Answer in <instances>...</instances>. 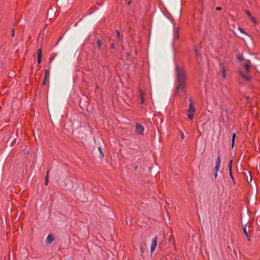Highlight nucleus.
<instances>
[{"instance_id": "f257e3e1", "label": "nucleus", "mask_w": 260, "mask_h": 260, "mask_svg": "<svg viewBox=\"0 0 260 260\" xmlns=\"http://www.w3.org/2000/svg\"><path fill=\"white\" fill-rule=\"evenodd\" d=\"M175 72L177 82L176 93H177L179 90L184 91L186 87V76L183 69L178 66L176 67Z\"/></svg>"}, {"instance_id": "f03ea898", "label": "nucleus", "mask_w": 260, "mask_h": 260, "mask_svg": "<svg viewBox=\"0 0 260 260\" xmlns=\"http://www.w3.org/2000/svg\"><path fill=\"white\" fill-rule=\"evenodd\" d=\"M144 131V127L142 125L138 123L136 124V131L137 134L143 135Z\"/></svg>"}, {"instance_id": "7ed1b4c3", "label": "nucleus", "mask_w": 260, "mask_h": 260, "mask_svg": "<svg viewBox=\"0 0 260 260\" xmlns=\"http://www.w3.org/2000/svg\"><path fill=\"white\" fill-rule=\"evenodd\" d=\"M157 237H155L152 240V243L151 245L150 249H151V253H153L154 252V251L155 250L156 247L157 246Z\"/></svg>"}, {"instance_id": "20e7f679", "label": "nucleus", "mask_w": 260, "mask_h": 260, "mask_svg": "<svg viewBox=\"0 0 260 260\" xmlns=\"http://www.w3.org/2000/svg\"><path fill=\"white\" fill-rule=\"evenodd\" d=\"M220 72L221 74V76L223 78H226V73H225V68L224 66L223 63H220Z\"/></svg>"}, {"instance_id": "39448f33", "label": "nucleus", "mask_w": 260, "mask_h": 260, "mask_svg": "<svg viewBox=\"0 0 260 260\" xmlns=\"http://www.w3.org/2000/svg\"><path fill=\"white\" fill-rule=\"evenodd\" d=\"M189 102H190L189 103V108L188 110V112L189 113H192V114H193L194 111H195V108L193 107V103H192V100L191 99L189 100Z\"/></svg>"}, {"instance_id": "423d86ee", "label": "nucleus", "mask_w": 260, "mask_h": 260, "mask_svg": "<svg viewBox=\"0 0 260 260\" xmlns=\"http://www.w3.org/2000/svg\"><path fill=\"white\" fill-rule=\"evenodd\" d=\"M242 228L245 236L247 238L248 240L250 241V238L249 235L248 234V232L247 231L246 224H243Z\"/></svg>"}, {"instance_id": "0eeeda50", "label": "nucleus", "mask_w": 260, "mask_h": 260, "mask_svg": "<svg viewBox=\"0 0 260 260\" xmlns=\"http://www.w3.org/2000/svg\"><path fill=\"white\" fill-rule=\"evenodd\" d=\"M54 239V237L52 235L49 234L46 238V242L47 244H51L53 241Z\"/></svg>"}, {"instance_id": "6e6552de", "label": "nucleus", "mask_w": 260, "mask_h": 260, "mask_svg": "<svg viewBox=\"0 0 260 260\" xmlns=\"http://www.w3.org/2000/svg\"><path fill=\"white\" fill-rule=\"evenodd\" d=\"M220 156H218L217 158V160H216V165H215V171H216V172H218V171H219V167H220Z\"/></svg>"}, {"instance_id": "1a4fd4ad", "label": "nucleus", "mask_w": 260, "mask_h": 260, "mask_svg": "<svg viewBox=\"0 0 260 260\" xmlns=\"http://www.w3.org/2000/svg\"><path fill=\"white\" fill-rule=\"evenodd\" d=\"M38 57H37V60L38 64H40L41 62V58H42V50L41 49H38V52H37Z\"/></svg>"}, {"instance_id": "9d476101", "label": "nucleus", "mask_w": 260, "mask_h": 260, "mask_svg": "<svg viewBox=\"0 0 260 260\" xmlns=\"http://www.w3.org/2000/svg\"><path fill=\"white\" fill-rule=\"evenodd\" d=\"M240 75L246 81H249V78L246 75L242 73L241 72H239Z\"/></svg>"}, {"instance_id": "9b49d317", "label": "nucleus", "mask_w": 260, "mask_h": 260, "mask_svg": "<svg viewBox=\"0 0 260 260\" xmlns=\"http://www.w3.org/2000/svg\"><path fill=\"white\" fill-rule=\"evenodd\" d=\"M140 98L141 99V103L144 104V93L141 90H140Z\"/></svg>"}, {"instance_id": "f8f14e48", "label": "nucleus", "mask_w": 260, "mask_h": 260, "mask_svg": "<svg viewBox=\"0 0 260 260\" xmlns=\"http://www.w3.org/2000/svg\"><path fill=\"white\" fill-rule=\"evenodd\" d=\"M98 150L99 152V157L100 158H102L103 156H104V153L102 151V149L101 148V147H99L98 148Z\"/></svg>"}, {"instance_id": "ddd939ff", "label": "nucleus", "mask_w": 260, "mask_h": 260, "mask_svg": "<svg viewBox=\"0 0 260 260\" xmlns=\"http://www.w3.org/2000/svg\"><path fill=\"white\" fill-rule=\"evenodd\" d=\"M116 34L117 36V39L119 41H121L122 40V36H121L118 30H116Z\"/></svg>"}, {"instance_id": "4468645a", "label": "nucleus", "mask_w": 260, "mask_h": 260, "mask_svg": "<svg viewBox=\"0 0 260 260\" xmlns=\"http://www.w3.org/2000/svg\"><path fill=\"white\" fill-rule=\"evenodd\" d=\"M97 46L99 50H102V42L100 39L97 41Z\"/></svg>"}, {"instance_id": "2eb2a0df", "label": "nucleus", "mask_w": 260, "mask_h": 260, "mask_svg": "<svg viewBox=\"0 0 260 260\" xmlns=\"http://www.w3.org/2000/svg\"><path fill=\"white\" fill-rule=\"evenodd\" d=\"M244 67H245V71L246 73H248L249 72V69L250 67V65L249 63H246L244 64Z\"/></svg>"}, {"instance_id": "dca6fc26", "label": "nucleus", "mask_w": 260, "mask_h": 260, "mask_svg": "<svg viewBox=\"0 0 260 260\" xmlns=\"http://www.w3.org/2000/svg\"><path fill=\"white\" fill-rule=\"evenodd\" d=\"M235 138H236V134L235 133H234L232 135V147H234V143H235Z\"/></svg>"}, {"instance_id": "f3484780", "label": "nucleus", "mask_w": 260, "mask_h": 260, "mask_svg": "<svg viewBox=\"0 0 260 260\" xmlns=\"http://www.w3.org/2000/svg\"><path fill=\"white\" fill-rule=\"evenodd\" d=\"M232 160H231L230 165H229V171H230V174L233 179L232 175Z\"/></svg>"}, {"instance_id": "a211bd4d", "label": "nucleus", "mask_w": 260, "mask_h": 260, "mask_svg": "<svg viewBox=\"0 0 260 260\" xmlns=\"http://www.w3.org/2000/svg\"><path fill=\"white\" fill-rule=\"evenodd\" d=\"M48 173H49V171H48L47 172V175H46V178H45V184L46 185H47L48 183Z\"/></svg>"}, {"instance_id": "6ab92c4d", "label": "nucleus", "mask_w": 260, "mask_h": 260, "mask_svg": "<svg viewBox=\"0 0 260 260\" xmlns=\"http://www.w3.org/2000/svg\"><path fill=\"white\" fill-rule=\"evenodd\" d=\"M188 116V118L189 119H192L193 117V114L192 113H189L187 115Z\"/></svg>"}, {"instance_id": "aec40b11", "label": "nucleus", "mask_w": 260, "mask_h": 260, "mask_svg": "<svg viewBox=\"0 0 260 260\" xmlns=\"http://www.w3.org/2000/svg\"><path fill=\"white\" fill-rule=\"evenodd\" d=\"M46 79L49 76V71L48 70L46 71L45 72Z\"/></svg>"}, {"instance_id": "412c9836", "label": "nucleus", "mask_w": 260, "mask_h": 260, "mask_svg": "<svg viewBox=\"0 0 260 260\" xmlns=\"http://www.w3.org/2000/svg\"><path fill=\"white\" fill-rule=\"evenodd\" d=\"M213 102L215 105H217V100L214 96H213Z\"/></svg>"}, {"instance_id": "4be33fe9", "label": "nucleus", "mask_w": 260, "mask_h": 260, "mask_svg": "<svg viewBox=\"0 0 260 260\" xmlns=\"http://www.w3.org/2000/svg\"><path fill=\"white\" fill-rule=\"evenodd\" d=\"M195 52H196V54L197 57L199 58L200 54H199V52L197 51V49H195Z\"/></svg>"}, {"instance_id": "5701e85b", "label": "nucleus", "mask_w": 260, "mask_h": 260, "mask_svg": "<svg viewBox=\"0 0 260 260\" xmlns=\"http://www.w3.org/2000/svg\"><path fill=\"white\" fill-rule=\"evenodd\" d=\"M249 18L251 19V20L252 21V22H253L254 23L256 22V20L252 16H251L249 17Z\"/></svg>"}, {"instance_id": "b1692460", "label": "nucleus", "mask_w": 260, "mask_h": 260, "mask_svg": "<svg viewBox=\"0 0 260 260\" xmlns=\"http://www.w3.org/2000/svg\"><path fill=\"white\" fill-rule=\"evenodd\" d=\"M178 28L177 29V34H175V37L176 38V39H178V37H179V36H178Z\"/></svg>"}, {"instance_id": "393cba45", "label": "nucleus", "mask_w": 260, "mask_h": 260, "mask_svg": "<svg viewBox=\"0 0 260 260\" xmlns=\"http://www.w3.org/2000/svg\"><path fill=\"white\" fill-rule=\"evenodd\" d=\"M218 175V172H216V171H214V177L215 178H216Z\"/></svg>"}, {"instance_id": "a878e982", "label": "nucleus", "mask_w": 260, "mask_h": 260, "mask_svg": "<svg viewBox=\"0 0 260 260\" xmlns=\"http://www.w3.org/2000/svg\"><path fill=\"white\" fill-rule=\"evenodd\" d=\"M238 59L240 60H242L243 59V57L241 55H239L238 56Z\"/></svg>"}, {"instance_id": "bb28decb", "label": "nucleus", "mask_w": 260, "mask_h": 260, "mask_svg": "<svg viewBox=\"0 0 260 260\" xmlns=\"http://www.w3.org/2000/svg\"><path fill=\"white\" fill-rule=\"evenodd\" d=\"M181 13V10H180L179 8H178L177 13L178 14H180Z\"/></svg>"}, {"instance_id": "cd10ccee", "label": "nucleus", "mask_w": 260, "mask_h": 260, "mask_svg": "<svg viewBox=\"0 0 260 260\" xmlns=\"http://www.w3.org/2000/svg\"><path fill=\"white\" fill-rule=\"evenodd\" d=\"M239 29L240 30L241 32L245 34V32L243 31V30L242 28H239Z\"/></svg>"}, {"instance_id": "c85d7f7f", "label": "nucleus", "mask_w": 260, "mask_h": 260, "mask_svg": "<svg viewBox=\"0 0 260 260\" xmlns=\"http://www.w3.org/2000/svg\"><path fill=\"white\" fill-rule=\"evenodd\" d=\"M140 249H141V252H142V253H143V252H144V248L143 247H141V248H140Z\"/></svg>"}, {"instance_id": "c756f323", "label": "nucleus", "mask_w": 260, "mask_h": 260, "mask_svg": "<svg viewBox=\"0 0 260 260\" xmlns=\"http://www.w3.org/2000/svg\"><path fill=\"white\" fill-rule=\"evenodd\" d=\"M181 137L182 139H183L184 138V135H183V134L182 133H181Z\"/></svg>"}, {"instance_id": "7c9ffc66", "label": "nucleus", "mask_w": 260, "mask_h": 260, "mask_svg": "<svg viewBox=\"0 0 260 260\" xmlns=\"http://www.w3.org/2000/svg\"><path fill=\"white\" fill-rule=\"evenodd\" d=\"M221 10V8H220V7H217L216 8V10H217V11H220Z\"/></svg>"}, {"instance_id": "2f4dec72", "label": "nucleus", "mask_w": 260, "mask_h": 260, "mask_svg": "<svg viewBox=\"0 0 260 260\" xmlns=\"http://www.w3.org/2000/svg\"><path fill=\"white\" fill-rule=\"evenodd\" d=\"M246 14L248 15L249 17L251 16V15L249 12L246 11Z\"/></svg>"}, {"instance_id": "473e14b6", "label": "nucleus", "mask_w": 260, "mask_h": 260, "mask_svg": "<svg viewBox=\"0 0 260 260\" xmlns=\"http://www.w3.org/2000/svg\"><path fill=\"white\" fill-rule=\"evenodd\" d=\"M56 55H57V54H55L53 56V57L52 58H51V59H51V61H52V60L53 59V58H54L56 56Z\"/></svg>"}, {"instance_id": "72a5a7b5", "label": "nucleus", "mask_w": 260, "mask_h": 260, "mask_svg": "<svg viewBox=\"0 0 260 260\" xmlns=\"http://www.w3.org/2000/svg\"><path fill=\"white\" fill-rule=\"evenodd\" d=\"M12 31H13V34L12 35V36L14 37V29H12Z\"/></svg>"}, {"instance_id": "f704fd0d", "label": "nucleus", "mask_w": 260, "mask_h": 260, "mask_svg": "<svg viewBox=\"0 0 260 260\" xmlns=\"http://www.w3.org/2000/svg\"><path fill=\"white\" fill-rule=\"evenodd\" d=\"M131 222V220L130 219H129L128 220L127 219H126V222L127 224H128V222Z\"/></svg>"}, {"instance_id": "c9c22d12", "label": "nucleus", "mask_w": 260, "mask_h": 260, "mask_svg": "<svg viewBox=\"0 0 260 260\" xmlns=\"http://www.w3.org/2000/svg\"><path fill=\"white\" fill-rule=\"evenodd\" d=\"M114 47V44H112L111 45V48H113Z\"/></svg>"}, {"instance_id": "e433bc0d", "label": "nucleus", "mask_w": 260, "mask_h": 260, "mask_svg": "<svg viewBox=\"0 0 260 260\" xmlns=\"http://www.w3.org/2000/svg\"><path fill=\"white\" fill-rule=\"evenodd\" d=\"M169 242H171V237H169Z\"/></svg>"}, {"instance_id": "4c0bfd02", "label": "nucleus", "mask_w": 260, "mask_h": 260, "mask_svg": "<svg viewBox=\"0 0 260 260\" xmlns=\"http://www.w3.org/2000/svg\"><path fill=\"white\" fill-rule=\"evenodd\" d=\"M249 181H252V178H251V176H250V179H249Z\"/></svg>"}, {"instance_id": "58836bf2", "label": "nucleus", "mask_w": 260, "mask_h": 260, "mask_svg": "<svg viewBox=\"0 0 260 260\" xmlns=\"http://www.w3.org/2000/svg\"><path fill=\"white\" fill-rule=\"evenodd\" d=\"M249 181H252V178H251V176H250V179H249Z\"/></svg>"}, {"instance_id": "ea45409f", "label": "nucleus", "mask_w": 260, "mask_h": 260, "mask_svg": "<svg viewBox=\"0 0 260 260\" xmlns=\"http://www.w3.org/2000/svg\"><path fill=\"white\" fill-rule=\"evenodd\" d=\"M130 3H131V1H128V2L127 4H128V5H130Z\"/></svg>"}]
</instances>
